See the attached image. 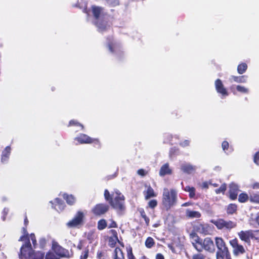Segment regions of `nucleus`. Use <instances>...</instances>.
Here are the masks:
<instances>
[{"mask_svg":"<svg viewBox=\"0 0 259 259\" xmlns=\"http://www.w3.org/2000/svg\"><path fill=\"white\" fill-rule=\"evenodd\" d=\"M93 15L95 18L94 24L99 32L103 33L108 30L112 23H109L106 17V13L104 12V8L101 7L93 6L92 7Z\"/></svg>","mask_w":259,"mask_h":259,"instance_id":"nucleus-1","label":"nucleus"},{"mask_svg":"<svg viewBox=\"0 0 259 259\" xmlns=\"http://www.w3.org/2000/svg\"><path fill=\"white\" fill-rule=\"evenodd\" d=\"M19 257L20 259H44L45 253L33 250L30 240H28L21 246Z\"/></svg>","mask_w":259,"mask_h":259,"instance_id":"nucleus-2","label":"nucleus"},{"mask_svg":"<svg viewBox=\"0 0 259 259\" xmlns=\"http://www.w3.org/2000/svg\"><path fill=\"white\" fill-rule=\"evenodd\" d=\"M177 202V192L176 190L165 188L162 197V205L163 208L168 211L175 206Z\"/></svg>","mask_w":259,"mask_h":259,"instance_id":"nucleus-3","label":"nucleus"},{"mask_svg":"<svg viewBox=\"0 0 259 259\" xmlns=\"http://www.w3.org/2000/svg\"><path fill=\"white\" fill-rule=\"evenodd\" d=\"M192 245L199 252L201 251L202 249L210 253H213L215 251L213 241L210 237H206L202 240L197 236L192 242Z\"/></svg>","mask_w":259,"mask_h":259,"instance_id":"nucleus-4","label":"nucleus"},{"mask_svg":"<svg viewBox=\"0 0 259 259\" xmlns=\"http://www.w3.org/2000/svg\"><path fill=\"white\" fill-rule=\"evenodd\" d=\"M113 198L109 203L117 212H122L125 209V197L119 190L112 192Z\"/></svg>","mask_w":259,"mask_h":259,"instance_id":"nucleus-5","label":"nucleus"},{"mask_svg":"<svg viewBox=\"0 0 259 259\" xmlns=\"http://www.w3.org/2000/svg\"><path fill=\"white\" fill-rule=\"evenodd\" d=\"M215 244L218 248L216 253L217 259H224L225 256L226 259H231L228 248L222 237L215 238Z\"/></svg>","mask_w":259,"mask_h":259,"instance_id":"nucleus-6","label":"nucleus"},{"mask_svg":"<svg viewBox=\"0 0 259 259\" xmlns=\"http://www.w3.org/2000/svg\"><path fill=\"white\" fill-rule=\"evenodd\" d=\"M84 213L78 210L76 212L73 218L66 223V226L69 228H79L84 223Z\"/></svg>","mask_w":259,"mask_h":259,"instance_id":"nucleus-7","label":"nucleus"},{"mask_svg":"<svg viewBox=\"0 0 259 259\" xmlns=\"http://www.w3.org/2000/svg\"><path fill=\"white\" fill-rule=\"evenodd\" d=\"M75 140L81 144H93L95 148H100L101 147V143L99 139L92 138L84 134H80L75 138Z\"/></svg>","mask_w":259,"mask_h":259,"instance_id":"nucleus-8","label":"nucleus"},{"mask_svg":"<svg viewBox=\"0 0 259 259\" xmlns=\"http://www.w3.org/2000/svg\"><path fill=\"white\" fill-rule=\"evenodd\" d=\"M212 223L219 230L226 229L230 230L236 226V224L235 222L231 221H227L223 219H217L212 221Z\"/></svg>","mask_w":259,"mask_h":259,"instance_id":"nucleus-9","label":"nucleus"},{"mask_svg":"<svg viewBox=\"0 0 259 259\" xmlns=\"http://www.w3.org/2000/svg\"><path fill=\"white\" fill-rule=\"evenodd\" d=\"M109 210V206L105 203L96 204L92 209V213L96 217H101L105 214Z\"/></svg>","mask_w":259,"mask_h":259,"instance_id":"nucleus-10","label":"nucleus"},{"mask_svg":"<svg viewBox=\"0 0 259 259\" xmlns=\"http://www.w3.org/2000/svg\"><path fill=\"white\" fill-rule=\"evenodd\" d=\"M229 243L233 248V252L235 255L237 256L239 254H244L245 252L244 247L239 243V241L236 238L230 240Z\"/></svg>","mask_w":259,"mask_h":259,"instance_id":"nucleus-11","label":"nucleus"},{"mask_svg":"<svg viewBox=\"0 0 259 259\" xmlns=\"http://www.w3.org/2000/svg\"><path fill=\"white\" fill-rule=\"evenodd\" d=\"M215 88L217 92L222 96L224 97L228 96V92L220 79L218 78L215 81Z\"/></svg>","mask_w":259,"mask_h":259,"instance_id":"nucleus-12","label":"nucleus"},{"mask_svg":"<svg viewBox=\"0 0 259 259\" xmlns=\"http://www.w3.org/2000/svg\"><path fill=\"white\" fill-rule=\"evenodd\" d=\"M239 238L246 243H250V238L251 239V230L247 231H241L238 233Z\"/></svg>","mask_w":259,"mask_h":259,"instance_id":"nucleus-13","label":"nucleus"},{"mask_svg":"<svg viewBox=\"0 0 259 259\" xmlns=\"http://www.w3.org/2000/svg\"><path fill=\"white\" fill-rule=\"evenodd\" d=\"M238 188L237 185L232 184L230 185L229 190V197L232 200L237 199L238 196Z\"/></svg>","mask_w":259,"mask_h":259,"instance_id":"nucleus-14","label":"nucleus"},{"mask_svg":"<svg viewBox=\"0 0 259 259\" xmlns=\"http://www.w3.org/2000/svg\"><path fill=\"white\" fill-rule=\"evenodd\" d=\"M172 170L169 168L168 163L163 164L160 168L159 174L161 177H163L166 175H171Z\"/></svg>","mask_w":259,"mask_h":259,"instance_id":"nucleus-15","label":"nucleus"},{"mask_svg":"<svg viewBox=\"0 0 259 259\" xmlns=\"http://www.w3.org/2000/svg\"><path fill=\"white\" fill-rule=\"evenodd\" d=\"M230 90L234 95L236 94V91L243 94H247L249 91L248 89L240 85H238L236 87L234 86H231L230 87Z\"/></svg>","mask_w":259,"mask_h":259,"instance_id":"nucleus-16","label":"nucleus"},{"mask_svg":"<svg viewBox=\"0 0 259 259\" xmlns=\"http://www.w3.org/2000/svg\"><path fill=\"white\" fill-rule=\"evenodd\" d=\"M201 216L200 212L189 209L186 211V217L188 219L199 218Z\"/></svg>","mask_w":259,"mask_h":259,"instance_id":"nucleus-17","label":"nucleus"},{"mask_svg":"<svg viewBox=\"0 0 259 259\" xmlns=\"http://www.w3.org/2000/svg\"><path fill=\"white\" fill-rule=\"evenodd\" d=\"M108 41L107 46L109 50L112 53L116 52V46L115 44L113 42V37L112 36H108L107 37Z\"/></svg>","mask_w":259,"mask_h":259,"instance_id":"nucleus-18","label":"nucleus"},{"mask_svg":"<svg viewBox=\"0 0 259 259\" xmlns=\"http://www.w3.org/2000/svg\"><path fill=\"white\" fill-rule=\"evenodd\" d=\"M11 152V148L9 146H7L5 150L3 151L2 154L1 161L4 163L8 161Z\"/></svg>","mask_w":259,"mask_h":259,"instance_id":"nucleus-19","label":"nucleus"},{"mask_svg":"<svg viewBox=\"0 0 259 259\" xmlns=\"http://www.w3.org/2000/svg\"><path fill=\"white\" fill-rule=\"evenodd\" d=\"M114 259H124V253L119 247H116L114 250Z\"/></svg>","mask_w":259,"mask_h":259,"instance_id":"nucleus-20","label":"nucleus"},{"mask_svg":"<svg viewBox=\"0 0 259 259\" xmlns=\"http://www.w3.org/2000/svg\"><path fill=\"white\" fill-rule=\"evenodd\" d=\"M50 203L52 204V207L55 209H57L56 206L57 205L59 206V208L62 210L65 207V204L63 201L60 198H56L55 199V205L52 201H50Z\"/></svg>","mask_w":259,"mask_h":259,"instance_id":"nucleus-21","label":"nucleus"},{"mask_svg":"<svg viewBox=\"0 0 259 259\" xmlns=\"http://www.w3.org/2000/svg\"><path fill=\"white\" fill-rule=\"evenodd\" d=\"M247 77L246 75L239 76L232 75L231 77V79L237 83H245L246 82Z\"/></svg>","mask_w":259,"mask_h":259,"instance_id":"nucleus-22","label":"nucleus"},{"mask_svg":"<svg viewBox=\"0 0 259 259\" xmlns=\"http://www.w3.org/2000/svg\"><path fill=\"white\" fill-rule=\"evenodd\" d=\"M182 170L187 174H191L195 169V167L190 164H184L181 166Z\"/></svg>","mask_w":259,"mask_h":259,"instance_id":"nucleus-23","label":"nucleus"},{"mask_svg":"<svg viewBox=\"0 0 259 259\" xmlns=\"http://www.w3.org/2000/svg\"><path fill=\"white\" fill-rule=\"evenodd\" d=\"M156 194L155 193L153 189L151 187L149 186L145 194V198L146 200L153 197H156Z\"/></svg>","mask_w":259,"mask_h":259,"instance_id":"nucleus-24","label":"nucleus"},{"mask_svg":"<svg viewBox=\"0 0 259 259\" xmlns=\"http://www.w3.org/2000/svg\"><path fill=\"white\" fill-rule=\"evenodd\" d=\"M58 251V255L60 257L69 258L71 256L69 251L61 246L59 247Z\"/></svg>","mask_w":259,"mask_h":259,"instance_id":"nucleus-25","label":"nucleus"},{"mask_svg":"<svg viewBox=\"0 0 259 259\" xmlns=\"http://www.w3.org/2000/svg\"><path fill=\"white\" fill-rule=\"evenodd\" d=\"M64 199L66 200L67 203L70 205H72L75 202V198L72 195L64 194Z\"/></svg>","mask_w":259,"mask_h":259,"instance_id":"nucleus-26","label":"nucleus"},{"mask_svg":"<svg viewBox=\"0 0 259 259\" xmlns=\"http://www.w3.org/2000/svg\"><path fill=\"white\" fill-rule=\"evenodd\" d=\"M237 210V205L234 203H231L227 206L226 211L228 214L235 213Z\"/></svg>","mask_w":259,"mask_h":259,"instance_id":"nucleus-27","label":"nucleus"},{"mask_svg":"<svg viewBox=\"0 0 259 259\" xmlns=\"http://www.w3.org/2000/svg\"><path fill=\"white\" fill-rule=\"evenodd\" d=\"M248 200L250 201L249 196L245 192L240 193L238 196V201L240 203H245Z\"/></svg>","mask_w":259,"mask_h":259,"instance_id":"nucleus-28","label":"nucleus"},{"mask_svg":"<svg viewBox=\"0 0 259 259\" xmlns=\"http://www.w3.org/2000/svg\"><path fill=\"white\" fill-rule=\"evenodd\" d=\"M184 190L189 192V198H194L195 197L196 189L194 187L187 186L185 188Z\"/></svg>","mask_w":259,"mask_h":259,"instance_id":"nucleus-29","label":"nucleus"},{"mask_svg":"<svg viewBox=\"0 0 259 259\" xmlns=\"http://www.w3.org/2000/svg\"><path fill=\"white\" fill-rule=\"evenodd\" d=\"M250 202L252 203L259 204V193H253L249 195Z\"/></svg>","mask_w":259,"mask_h":259,"instance_id":"nucleus-30","label":"nucleus"},{"mask_svg":"<svg viewBox=\"0 0 259 259\" xmlns=\"http://www.w3.org/2000/svg\"><path fill=\"white\" fill-rule=\"evenodd\" d=\"M155 244L154 240L151 237H147L145 242V246L148 248H151L155 245Z\"/></svg>","mask_w":259,"mask_h":259,"instance_id":"nucleus-31","label":"nucleus"},{"mask_svg":"<svg viewBox=\"0 0 259 259\" xmlns=\"http://www.w3.org/2000/svg\"><path fill=\"white\" fill-rule=\"evenodd\" d=\"M107 226V222L105 219H101L98 222L97 228L99 230H103L105 229Z\"/></svg>","mask_w":259,"mask_h":259,"instance_id":"nucleus-32","label":"nucleus"},{"mask_svg":"<svg viewBox=\"0 0 259 259\" xmlns=\"http://www.w3.org/2000/svg\"><path fill=\"white\" fill-rule=\"evenodd\" d=\"M247 69V65L245 63H242L238 65L237 71L239 74L244 73Z\"/></svg>","mask_w":259,"mask_h":259,"instance_id":"nucleus-33","label":"nucleus"},{"mask_svg":"<svg viewBox=\"0 0 259 259\" xmlns=\"http://www.w3.org/2000/svg\"><path fill=\"white\" fill-rule=\"evenodd\" d=\"M23 233L24 234L23 235L21 236L19 239V241H23L24 240H26V241H28V240H29V238L28 237V234L27 233V229H26V227H23Z\"/></svg>","mask_w":259,"mask_h":259,"instance_id":"nucleus-34","label":"nucleus"},{"mask_svg":"<svg viewBox=\"0 0 259 259\" xmlns=\"http://www.w3.org/2000/svg\"><path fill=\"white\" fill-rule=\"evenodd\" d=\"M127 259H136L133 254V248L131 246L126 247Z\"/></svg>","mask_w":259,"mask_h":259,"instance_id":"nucleus-35","label":"nucleus"},{"mask_svg":"<svg viewBox=\"0 0 259 259\" xmlns=\"http://www.w3.org/2000/svg\"><path fill=\"white\" fill-rule=\"evenodd\" d=\"M104 195L105 199L110 203V202L112 200V199L113 198L112 193L111 194H110L109 191L108 190L106 189L104 191Z\"/></svg>","mask_w":259,"mask_h":259,"instance_id":"nucleus-36","label":"nucleus"},{"mask_svg":"<svg viewBox=\"0 0 259 259\" xmlns=\"http://www.w3.org/2000/svg\"><path fill=\"white\" fill-rule=\"evenodd\" d=\"M226 190H227V184L225 183H224L222 185H221V186H220V187L219 188L215 190V192L217 194H219L220 193H223V194H224Z\"/></svg>","mask_w":259,"mask_h":259,"instance_id":"nucleus-37","label":"nucleus"},{"mask_svg":"<svg viewBox=\"0 0 259 259\" xmlns=\"http://www.w3.org/2000/svg\"><path fill=\"white\" fill-rule=\"evenodd\" d=\"M80 126L81 128V130L84 129V126L81 124L80 123L78 122L77 120H71L68 124V126Z\"/></svg>","mask_w":259,"mask_h":259,"instance_id":"nucleus-38","label":"nucleus"},{"mask_svg":"<svg viewBox=\"0 0 259 259\" xmlns=\"http://www.w3.org/2000/svg\"><path fill=\"white\" fill-rule=\"evenodd\" d=\"M251 239H254L258 241H259V230H251Z\"/></svg>","mask_w":259,"mask_h":259,"instance_id":"nucleus-39","label":"nucleus"},{"mask_svg":"<svg viewBox=\"0 0 259 259\" xmlns=\"http://www.w3.org/2000/svg\"><path fill=\"white\" fill-rule=\"evenodd\" d=\"M45 259H59V258L53 252L49 251L46 254Z\"/></svg>","mask_w":259,"mask_h":259,"instance_id":"nucleus-40","label":"nucleus"},{"mask_svg":"<svg viewBox=\"0 0 259 259\" xmlns=\"http://www.w3.org/2000/svg\"><path fill=\"white\" fill-rule=\"evenodd\" d=\"M89 255V249L85 248L81 253L79 259H87Z\"/></svg>","mask_w":259,"mask_h":259,"instance_id":"nucleus-41","label":"nucleus"},{"mask_svg":"<svg viewBox=\"0 0 259 259\" xmlns=\"http://www.w3.org/2000/svg\"><path fill=\"white\" fill-rule=\"evenodd\" d=\"M192 259H206V256L203 254L199 252L193 254L192 256Z\"/></svg>","mask_w":259,"mask_h":259,"instance_id":"nucleus-42","label":"nucleus"},{"mask_svg":"<svg viewBox=\"0 0 259 259\" xmlns=\"http://www.w3.org/2000/svg\"><path fill=\"white\" fill-rule=\"evenodd\" d=\"M157 205V201L156 199H152L149 201L148 206L151 208H154Z\"/></svg>","mask_w":259,"mask_h":259,"instance_id":"nucleus-43","label":"nucleus"},{"mask_svg":"<svg viewBox=\"0 0 259 259\" xmlns=\"http://www.w3.org/2000/svg\"><path fill=\"white\" fill-rule=\"evenodd\" d=\"M109 4L113 7H116L119 5V0H107Z\"/></svg>","mask_w":259,"mask_h":259,"instance_id":"nucleus-44","label":"nucleus"},{"mask_svg":"<svg viewBox=\"0 0 259 259\" xmlns=\"http://www.w3.org/2000/svg\"><path fill=\"white\" fill-rule=\"evenodd\" d=\"M229 147V143L227 141H224L222 142V147L224 151H226Z\"/></svg>","mask_w":259,"mask_h":259,"instance_id":"nucleus-45","label":"nucleus"},{"mask_svg":"<svg viewBox=\"0 0 259 259\" xmlns=\"http://www.w3.org/2000/svg\"><path fill=\"white\" fill-rule=\"evenodd\" d=\"M110 222L111 223L109 224L108 226L109 228H116L118 227L117 224L113 220H110Z\"/></svg>","mask_w":259,"mask_h":259,"instance_id":"nucleus-46","label":"nucleus"},{"mask_svg":"<svg viewBox=\"0 0 259 259\" xmlns=\"http://www.w3.org/2000/svg\"><path fill=\"white\" fill-rule=\"evenodd\" d=\"M253 161L257 165L259 164V151L255 153L253 157Z\"/></svg>","mask_w":259,"mask_h":259,"instance_id":"nucleus-47","label":"nucleus"},{"mask_svg":"<svg viewBox=\"0 0 259 259\" xmlns=\"http://www.w3.org/2000/svg\"><path fill=\"white\" fill-rule=\"evenodd\" d=\"M137 174L142 177H144L148 174V172L145 169L141 168L138 170Z\"/></svg>","mask_w":259,"mask_h":259,"instance_id":"nucleus-48","label":"nucleus"},{"mask_svg":"<svg viewBox=\"0 0 259 259\" xmlns=\"http://www.w3.org/2000/svg\"><path fill=\"white\" fill-rule=\"evenodd\" d=\"M30 237L32 242V244L33 245V247L35 248V246L37 245V241L35 235L34 234H31Z\"/></svg>","mask_w":259,"mask_h":259,"instance_id":"nucleus-49","label":"nucleus"},{"mask_svg":"<svg viewBox=\"0 0 259 259\" xmlns=\"http://www.w3.org/2000/svg\"><path fill=\"white\" fill-rule=\"evenodd\" d=\"M104 255V252L102 251H98L97 253V259H101V258H103V256Z\"/></svg>","mask_w":259,"mask_h":259,"instance_id":"nucleus-50","label":"nucleus"},{"mask_svg":"<svg viewBox=\"0 0 259 259\" xmlns=\"http://www.w3.org/2000/svg\"><path fill=\"white\" fill-rule=\"evenodd\" d=\"M110 233L113 235V236L115 238V240H118V234L117 231L115 230H111Z\"/></svg>","mask_w":259,"mask_h":259,"instance_id":"nucleus-51","label":"nucleus"},{"mask_svg":"<svg viewBox=\"0 0 259 259\" xmlns=\"http://www.w3.org/2000/svg\"><path fill=\"white\" fill-rule=\"evenodd\" d=\"M116 244V241L113 240L111 237L109 238V245L111 247H113L115 246Z\"/></svg>","mask_w":259,"mask_h":259,"instance_id":"nucleus-52","label":"nucleus"},{"mask_svg":"<svg viewBox=\"0 0 259 259\" xmlns=\"http://www.w3.org/2000/svg\"><path fill=\"white\" fill-rule=\"evenodd\" d=\"M202 189H207L209 187V183L207 182H203L201 185Z\"/></svg>","mask_w":259,"mask_h":259,"instance_id":"nucleus-53","label":"nucleus"},{"mask_svg":"<svg viewBox=\"0 0 259 259\" xmlns=\"http://www.w3.org/2000/svg\"><path fill=\"white\" fill-rule=\"evenodd\" d=\"M142 218H143L145 221V223L146 225V226L148 227L150 225V219L146 215L144 217H142Z\"/></svg>","mask_w":259,"mask_h":259,"instance_id":"nucleus-54","label":"nucleus"},{"mask_svg":"<svg viewBox=\"0 0 259 259\" xmlns=\"http://www.w3.org/2000/svg\"><path fill=\"white\" fill-rule=\"evenodd\" d=\"M155 259H164V257L162 253H158L156 254Z\"/></svg>","mask_w":259,"mask_h":259,"instance_id":"nucleus-55","label":"nucleus"},{"mask_svg":"<svg viewBox=\"0 0 259 259\" xmlns=\"http://www.w3.org/2000/svg\"><path fill=\"white\" fill-rule=\"evenodd\" d=\"M252 188L253 189H259V183L258 182H256V183H253L252 185Z\"/></svg>","mask_w":259,"mask_h":259,"instance_id":"nucleus-56","label":"nucleus"},{"mask_svg":"<svg viewBox=\"0 0 259 259\" xmlns=\"http://www.w3.org/2000/svg\"><path fill=\"white\" fill-rule=\"evenodd\" d=\"M83 245H82V241H80L77 246V248L79 250H81L82 248Z\"/></svg>","mask_w":259,"mask_h":259,"instance_id":"nucleus-57","label":"nucleus"},{"mask_svg":"<svg viewBox=\"0 0 259 259\" xmlns=\"http://www.w3.org/2000/svg\"><path fill=\"white\" fill-rule=\"evenodd\" d=\"M139 212L140 213V214H141V216L142 217H144L145 215H146V212L145 211V210H144L143 208H141L140 210H139Z\"/></svg>","mask_w":259,"mask_h":259,"instance_id":"nucleus-58","label":"nucleus"},{"mask_svg":"<svg viewBox=\"0 0 259 259\" xmlns=\"http://www.w3.org/2000/svg\"><path fill=\"white\" fill-rule=\"evenodd\" d=\"M123 52L120 51L118 53V54L117 55V58L118 59H120L122 58V57L123 56Z\"/></svg>","mask_w":259,"mask_h":259,"instance_id":"nucleus-59","label":"nucleus"},{"mask_svg":"<svg viewBox=\"0 0 259 259\" xmlns=\"http://www.w3.org/2000/svg\"><path fill=\"white\" fill-rule=\"evenodd\" d=\"M29 223L28 220L27 219V216H25L24 220V223L26 227H27V226L28 225Z\"/></svg>","mask_w":259,"mask_h":259,"instance_id":"nucleus-60","label":"nucleus"},{"mask_svg":"<svg viewBox=\"0 0 259 259\" xmlns=\"http://www.w3.org/2000/svg\"><path fill=\"white\" fill-rule=\"evenodd\" d=\"M191 204H192L191 202H185V203H183L182 204V206H189V205H190Z\"/></svg>","mask_w":259,"mask_h":259,"instance_id":"nucleus-61","label":"nucleus"},{"mask_svg":"<svg viewBox=\"0 0 259 259\" xmlns=\"http://www.w3.org/2000/svg\"><path fill=\"white\" fill-rule=\"evenodd\" d=\"M209 184H210V185H212V186H213V187H218V184H217V183H213V184H212V183H209Z\"/></svg>","mask_w":259,"mask_h":259,"instance_id":"nucleus-62","label":"nucleus"},{"mask_svg":"<svg viewBox=\"0 0 259 259\" xmlns=\"http://www.w3.org/2000/svg\"><path fill=\"white\" fill-rule=\"evenodd\" d=\"M140 259H149V258H148L146 256H145V255H143L142 256H141V257L140 258Z\"/></svg>","mask_w":259,"mask_h":259,"instance_id":"nucleus-63","label":"nucleus"},{"mask_svg":"<svg viewBox=\"0 0 259 259\" xmlns=\"http://www.w3.org/2000/svg\"><path fill=\"white\" fill-rule=\"evenodd\" d=\"M184 143H185V145H188V146L189 144V141L185 140Z\"/></svg>","mask_w":259,"mask_h":259,"instance_id":"nucleus-64","label":"nucleus"}]
</instances>
